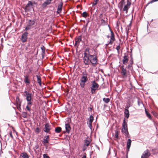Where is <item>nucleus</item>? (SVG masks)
Wrapping results in <instances>:
<instances>
[{
	"instance_id": "nucleus-1",
	"label": "nucleus",
	"mask_w": 158,
	"mask_h": 158,
	"mask_svg": "<svg viewBox=\"0 0 158 158\" xmlns=\"http://www.w3.org/2000/svg\"><path fill=\"white\" fill-rule=\"evenodd\" d=\"M127 122V120L126 121L125 118H124L122 123V128L121 129V131L125 134V135L128 138H129L130 136H128L129 134L128 131Z\"/></svg>"
},
{
	"instance_id": "nucleus-2",
	"label": "nucleus",
	"mask_w": 158,
	"mask_h": 158,
	"mask_svg": "<svg viewBox=\"0 0 158 158\" xmlns=\"http://www.w3.org/2000/svg\"><path fill=\"white\" fill-rule=\"evenodd\" d=\"M88 81L87 74L86 73L84 72L82 74V76L80 80V85L81 88H84L85 86V83Z\"/></svg>"
},
{
	"instance_id": "nucleus-3",
	"label": "nucleus",
	"mask_w": 158,
	"mask_h": 158,
	"mask_svg": "<svg viewBox=\"0 0 158 158\" xmlns=\"http://www.w3.org/2000/svg\"><path fill=\"white\" fill-rule=\"evenodd\" d=\"M98 60L97 57L95 54L90 55V62L93 66L95 67L98 64Z\"/></svg>"
},
{
	"instance_id": "nucleus-4",
	"label": "nucleus",
	"mask_w": 158,
	"mask_h": 158,
	"mask_svg": "<svg viewBox=\"0 0 158 158\" xmlns=\"http://www.w3.org/2000/svg\"><path fill=\"white\" fill-rule=\"evenodd\" d=\"M151 155V153L148 149L145 151L142 154L141 158H148Z\"/></svg>"
},
{
	"instance_id": "nucleus-5",
	"label": "nucleus",
	"mask_w": 158,
	"mask_h": 158,
	"mask_svg": "<svg viewBox=\"0 0 158 158\" xmlns=\"http://www.w3.org/2000/svg\"><path fill=\"white\" fill-rule=\"evenodd\" d=\"M28 34V33L27 31H26L22 35L21 40L23 43H24L27 41Z\"/></svg>"
},
{
	"instance_id": "nucleus-6",
	"label": "nucleus",
	"mask_w": 158,
	"mask_h": 158,
	"mask_svg": "<svg viewBox=\"0 0 158 158\" xmlns=\"http://www.w3.org/2000/svg\"><path fill=\"white\" fill-rule=\"evenodd\" d=\"M50 140L49 135H45L44 136V138L43 139L42 141V143L45 145L46 143H48Z\"/></svg>"
},
{
	"instance_id": "nucleus-7",
	"label": "nucleus",
	"mask_w": 158,
	"mask_h": 158,
	"mask_svg": "<svg viewBox=\"0 0 158 158\" xmlns=\"http://www.w3.org/2000/svg\"><path fill=\"white\" fill-rule=\"evenodd\" d=\"M124 56H123V59L122 60V62L123 64H126L129 60V56L128 54L126 53L124 54Z\"/></svg>"
},
{
	"instance_id": "nucleus-8",
	"label": "nucleus",
	"mask_w": 158,
	"mask_h": 158,
	"mask_svg": "<svg viewBox=\"0 0 158 158\" xmlns=\"http://www.w3.org/2000/svg\"><path fill=\"white\" fill-rule=\"evenodd\" d=\"M24 93L26 94V100L27 101H30L32 99L31 93H28L27 91H25Z\"/></svg>"
},
{
	"instance_id": "nucleus-9",
	"label": "nucleus",
	"mask_w": 158,
	"mask_h": 158,
	"mask_svg": "<svg viewBox=\"0 0 158 158\" xmlns=\"http://www.w3.org/2000/svg\"><path fill=\"white\" fill-rule=\"evenodd\" d=\"M51 130V128H50V125L49 123H47L45 124L44 129V131L47 133H49L50 134V132L49 131Z\"/></svg>"
},
{
	"instance_id": "nucleus-10",
	"label": "nucleus",
	"mask_w": 158,
	"mask_h": 158,
	"mask_svg": "<svg viewBox=\"0 0 158 158\" xmlns=\"http://www.w3.org/2000/svg\"><path fill=\"white\" fill-rule=\"evenodd\" d=\"M65 128L66 132L68 134H69L70 131L71 129V128L69 123H65Z\"/></svg>"
},
{
	"instance_id": "nucleus-11",
	"label": "nucleus",
	"mask_w": 158,
	"mask_h": 158,
	"mask_svg": "<svg viewBox=\"0 0 158 158\" xmlns=\"http://www.w3.org/2000/svg\"><path fill=\"white\" fill-rule=\"evenodd\" d=\"M24 82L27 85H28L30 84V80L29 78V76L28 75H26L24 76Z\"/></svg>"
},
{
	"instance_id": "nucleus-12",
	"label": "nucleus",
	"mask_w": 158,
	"mask_h": 158,
	"mask_svg": "<svg viewBox=\"0 0 158 158\" xmlns=\"http://www.w3.org/2000/svg\"><path fill=\"white\" fill-rule=\"evenodd\" d=\"M30 6H33V3L31 1H29L28 3L26 5L24 8L25 11H26L27 10H28L29 9L28 8Z\"/></svg>"
},
{
	"instance_id": "nucleus-13",
	"label": "nucleus",
	"mask_w": 158,
	"mask_h": 158,
	"mask_svg": "<svg viewBox=\"0 0 158 158\" xmlns=\"http://www.w3.org/2000/svg\"><path fill=\"white\" fill-rule=\"evenodd\" d=\"M16 100L17 104L18 107H17L18 109L19 110V109H21L20 106L21 105V102L20 100V99L18 97H17L16 98Z\"/></svg>"
},
{
	"instance_id": "nucleus-14",
	"label": "nucleus",
	"mask_w": 158,
	"mask_h": 158,
	"mask_svg": "<svg viewBox=\"0 0 158 158\" xmlns=\"http://www.w3.org/2000/svg\"><path fill=\"white\" fill-rule=\"evenodd\" d=\"M35 19L32 20L31 19H28V21L27 22V24L29 26L31 27L35 24Z\"/></svg>"
},
{
	"instance_id": "nucleus-15",
	"label": "nucleus",
	"mask_w": 158,
	"mask_h": 158,
	"mask_svg": "<svg viewBox=\"0 0 158 158\" xmlns=\"http://www.w3.org/2000/svg\"><path fill=\"white\" fill-rule=\"evenodd\" d=\"M82 38V37L81 35H79L77 39H75V42L74 45L75 46L76 45L77 43L79 44L81 41Z\"/></svg>"
},
{
	"instance_id": "nucleus-16",
	"label": "nucleus",
	"mask_w": 158,
	"mask_h": 158,
	"mask_svg": "<svg viewBox=\"0 0 158 158\" xmlns=\"http://www.w3.org/2000/svg\"><path fill=\"white\" fill-rule=\"evenodd\" d=\"M99 85L96 83L95 81H93L92 86L91 87L94 89H96L97 90V89L99 87Z\"/></svg>"
},
{
	"instance_id": "nucleus-17",
	"label": "nucleus",
	"mask_w": 158,
	"mask_h": 158,
	"mask_svg": "<svg viewBox=\"0 0 158 158\" xmlns=\"http://www.w3.org/2000/svg\"><path fill=\"white\" fill-rule=\"evenodd\" d=\"M131 21L130 24L127 25V27H128V28H127V27H126L125 28L126 32L127 35H127L129 33V31L130 29L131 28L130 27L131 26Z\"/></svg>"
},
{
	"instance_id": "nucleus-18",
	"label": "nucleus",
	"mask_w": 158,
	"mask_h": 158,
	"mask_svg": "<svg viewBox=\"0 0 158 158\" xmlns=\"http://www.w3.org/2000/svg\"><path fill=\"white\" fill-rule=\"evenodd\" d=\"M124 114L125 117L127 119H128L130 115L129 110H124Z\"/></svg>"
},
{
	"instance_id": "nucleus-19",
	"label": "nucleus",
	"mask_w": 158,
	"mask_h": 158,
	"mask_svg": "<svg viewBox=\"0 0 158 158\" xmlns=\"http://www.w3.org/2000/svg\"><path fill=\"white\" fill-rule=\"evenodd\" d=\"M125 3V0H121L119 4V8L122 9L123 8V5Z\"/></svg>"
},
{
	"instance_id": "nucleus-20",
	"label": "nucleus",
	"mask_w": 158,
	"mask_h": 158,
	"mask_svg": "<svg viewBox=\"0 0 158 158\" xmlns=\"http://www.w3.org/2000/svg\"><path fill=\"white\" fill-rule=\"evenodd\" d=\"M131 140L129 139H128L127 141V148L128 149L130 148L131 145Z\"/></svg>"
},
{
	"instance_id": "nucleus-21",
	"label": "nucleus",
	"mask_w": 158,
	"mask_h": 158,
	"mask_svg": "<svg viewBox=\"0 0 158 158\" xmlns=\"http://www.w3.org/2000/svg\"><path fill=\"white\" fill-rule=\"evenodd\" d=\"M20 156L23 158H29V156L27 154L26 152H23L20 154Z\"/></svg>"
},
{
	"instance_id": "nucleus-22",
	"label": "nucleus",
	"mask_w": 158,
	"mask_h": 158,
	"mask_svg": "<svg viewBox=\"0 0 158 158\" xmlns=\"http://www.w3.org/2000/svg\"><path fill=\"white\" fill-rule=\"evenodd\" d=\"M63 3L61 2H60V4L58 6L57 8V10H60L61 11L63 7Z\"/></svg>"
},
{
	"instance_id": "nucleus-23",
	"label": "nucleus",
	"mask_w": 158,
	"mask_h": 158,
	"mask_svg": "<svg viewBox=\"0 0 158 158\" xmlns=\"http://www.w3.org/2000/svg\"><path fill=\"white\" fill-rule=\"evenodd\" d=\"M36 77L37 79L38 83L39 84V85L41 86L42 85L41 78L39 76L36 75Z\"/></svg>"
},
{
	"instance_id": "nucleus-24",
	"label": "nucleus",
	"mask_w": 158,
	"mask_h": 158,
	"mask_svg": "<svg viewBox=\"0 0 158 158\" xmlns=\"http://www.w3.org/2000/svg\"><path fill=\"white\" fill-rule=\"evenodd\" d=\"M145 112L147 117L149 118L150 120L152 119V116L147 111V110L145 109Z\"/></svg>"
},
{
	"instance_id": "nucleus-25",
	"label": "nucleus",
	"mask_w": 158,
	"mask_h": 158,
	"mask_svg": "<svg viewBox=\"0 0 158 158\" xmlns=\"http://www.w3.org/2000/svg\"><path fill=\"white\" fill-rule=\"evenodd\" d=\"M121 73L122 75L125 76L127 74V70L123 68L121 69Z\"/></svg>"
},
{
	"instance_id": "nucleus-26",
	"label": "nucleus",
	"mask_w": 158,
	"mask_h": 158,
	"mask_svg": "<svg viewBox=\"0 0 158 158\" xmlns=\"http://www.w3.org/2000/svg\"><path fill=\"white\" fill-rule=\"evenodd\" d=\"M55 131L56 132L59 133L61 131V128L60 127H57L55 128Z\"/></svg>"
},
{
	"instance_id": "nucleus-27",
	"label": "nucleus",
	"mask_w": 158,
	"mask_h": 158,
	"mask_svg": "<svg viewBox=\"0 0 158 158\" xmlns=\"http://www.w3.org/2000/svg\"><path fill=\"white\" fill-rule=\"evenodd\" d=\"M87 139H88V138H87L85 140V143L84 145L87 147L89 145L90 142Z\"/></svg>"
},
{
	"instance_id": "nucleus-28",
	"label": "nucleus",
	"mask_w": 158,
	"mask_h": 158,
	"mask_svg": "<svg viewBox=\"0 0 158 158\" xmlns=\"http://www.w3.org/2000/svg\"><path fill=\"white\" fill-rule=\"evenodd\" d=\"M101 24L102 26L106 25L107 23L104 20L102 19L101 20Z\"/></svg>"
},
{
	"instance_id": "nucleus-29",
	"label": "nucleus",
	"mask_w": 158,
	"mask_h": 158,
	"mask_svg": "<svg viewBox=\"0 0 158 158\" xmlns=\"http://www.w3.org/2000/svg\"><path fill=\"white\" fill-rule=\"evenodd\" d=\"M94 119V117L92 115H90L88 119V120L89 121V123H92Z\"/></svg>"
},
{
	"instance_id": "nucleus-30",
	"label": "nucleus",
	"mask_w": 158,
	"mask_h": 158,
	"mask_svg": "<svg viewBox=\"0 0 158 158\" xmlns=\"http://www.w3.org/2000/svg\"><path fill=\"white\" fill-rule=\"evenodd\" d=\"M103 100L105 103H107L110 102V99L109 98H103Z\"/></svg>"
},
{
	"instance_id": "nucleus-31",
	"label": "nucleus",
	"mask_w": 158,
	"mask_h": 158,
	"mask_svg": "<svg viewBox=\"0 0 158 158\" xmlns=\"http://www.w3.org/2000/svg\"><path fill=\"white\" fill-rule=\"evenodd\" d=\"M111 35L110 36V39L113 41L115 40V38L114 37V35L113 32H111Z\"/></svg>"
},
{
	"instance_id": "nucleus-32",
	"label": "nucleus",
	"mask_w": 158,
	"mask_h": 158,
	"mask_svg": "<svg viewBox=\"0 0 158 158\" xmlns=\"http://www.w3.org/2000/svg\"><path fill=\"white\" fill-rule=\"evenodd\" d=\"M89 15L88 14L86 11L82 13L81 14V16L84 17L86 18L87 16Z\"/></svg>"
},
{
	"instance_id": "nucleus-33",
	"label": "nucleus",
	"mask_w": 158,
	"mask_h": 158,
	"mask_svg": "<svg viewBox=\"0 0 158 158\" xmlns=\"http://www.w3.org/2000/svg\"><path fill=\"white\" fill-rule=\"evenodd\" d=\"M90 54H89L88 56H87V57H86V61H87V62H88L89 65V63H90Z\"/></svg>"
},
{
	"instance_id": "nucleus-34",
	"label": "nucleus",
	"mask_w": 158,
	"mask_h": 158,
	"mask_svg": "<svg viewBox=\"0 0 158 158\" xmlns=\"http://www.w3.org/2000/svg\"><path fill=\"white\" fill-rule=\"evenodd\" d=\"M27 113L26 112H23L22 113L21 115L24 118H26L27 117Z\"/></svg>"
},
{
	"instance_id": "nucleus-35",
	"label": "nucleus",
	"mask_w": 158,
	"mask_h": 158,
	"mask_svg": "<svg viewBox=\"0 0 158 158\" xmlns=\"http://www.w3.org/2000/svg\"><path fill=\"white\" fill-rule=\"evenodd\" d=\"M129 8V7L127 5H125L123 9V11H126V13L127 12Z\"/></svg>"
},
{
	"instance_id": "nucleus-36",
	"label": "nucleus",
	"mask_w": 158,
	"mask_h": 158,
	"mask_svg": "<svg viewBox=\"0 0 158 158\" xmlns=\"http://www.w3.org/2000/svg\"><path fill=\"white\" fill-rule=\"evenodd\" d=\"M48 5V3L44 2L41 5V7L43 9H44L47 6V5Z\"/></svg>"
},
{
	"instance_id": "nucleus-37",
	"label": "nucleus",
	"mask_w": 158,
	"mask_h": 158,
	"mask_svg": "<svg viewBox=\"0 0 158 158\" xmlns=\"http://www.w3.org/2000/svg\"><path fill=\"white\" fill-rule=\"evenodd\" d=\"M83 60H84V63L85 65H89L88 62H87V61H86V57H84Z\"/></svg>"
},
{
	"instance_id": "nucleus-38",
	"label": "nucleus",
	"mask_w": 158,
	"mask_h": 158,
	"mask_svg": "<svg viewBox=\"0 0 158 158\" xmlns=\"http://www.w3.org/2000/svg\"><path fill=\"white\" fill-rule=\"evenodd\" d=\"M41 49L42 50V53L45 54V48L44 46H42L41 47Z\"/></svg>"
},
{
	"instance_id": "nucleus-39",
	"label": "nucleus",
	"mask_w": 158,
	"mask_h": 158,
	"mask_svg": "<svg viewBox=\"0 0 158 158\" xmlns=\"http://www.w3.org/2000/svg\"><path fill=\"white\" fill-rule=\"evenodd\" d=\"M92 123H88V122H87V124L88 125V127L91 130H92Z\"/></svg>"
},
{
	"instance_id": "nucleus-40",
	"label": "nucleus",
	"mask_w": 158,
	"mask_h": 158,
	"mask_svg": "<svg viewBox=\"0 0 158 158\" xmlns=\"http://www.w3.org/2000/svg\"><path fill=\"white\" fill-rule=\"evenodd\" d=\"M118 135H119L118 131H116L115 134V137L116 139H118V138H119Z\"/></svg>"
},
{
	"instance_id": "nucleus-41",
	"label": "nucleus",
	"mask_w": 158,
	"mask_h": 158,
	"mask_svg": "<svg viewBox=\"0 0 158 158\" xmlns=\"http://www.w3.org/2000/svg\"><path fill=\"white\" fill-rule=\"evenodd\" d=\"M30 28L31 27L30 26H29L27 24V25L26 27H25V28L24 30V31H27L29 30Z\"/></svg>"
},
{
	"instance_id": "nucleus-42",
	"label": "nucleus",
	"mask_w": 158,
	"mask_h": 158,
	"mask_svg": "<svg viewBox=\"0 0 158 158\" xmlns=\"http://www.w3.org/2000/svg\"><path fill=\"white\" fill-rule=\"evenodd\" d=\"M98 1L97 0H94V2L92 3V6H94L97 4Z\"/></svg>"
},
{
	"instance_id": "nucleus-43",
	"label": "nucleus",
	"mask_w": 158,
	"mask_h": 158,
	"mask_svg": "<svg viewBox=\"0 0 158 158\" xmlns=\"http://www.w3.org/2000/svg\"><path fill=\"white\" fill-rule=\"evenodd\" d=\"M130 57L131 58V59L130 60L129 62L131 63V64H133V60L132 56V55L131 54L130 55Z\"/></svg>"
},
{
	"instance_id": "nucleus-44",
	"label": "nucleus",
	"mask_w": 158,
	"mask_h": 158,
	"mask_svg": "<svg viewBox=\"0 0 158 158\" xmlns=\"http://www.w3.org/2000/svg\"><path fill=\"white\" fill-rule=\"evenodd\" d=\"M44 158H50L49 156L46 154H44L43 155Z\"/></svg>"
},
{
	"instance_id": "nucleus-45",
	"label": "nucleus",
	"mask_w": 158,
	"mask_h": 158,
	"mask_svg": "<svg viewBox=\"0 0 158 158\" xmlns=\"http://www.w3.org/2000/svg\"><path fill=\"white\" fill-rule=\"evenodd\" d=\"M31 107V106H29L28 105H27L26 106V108L29 112H30L31 110V109L30 108V107Z\"/></svg>"
},
{
	"instance_id": "nucleus-46",
	"label": "nucleus",
	"mask_w": 158,
	"mask_h": 158,
	"mask_svg": "<svg viewBox=\"0 0 158 158\" xmlns=\"http://www.w3.org/2000/svg\"><path fill=\"white\" fill-rule=\"evenodd\" d=\"M120 46L119 45H118V46H117L116 47V49L118 51V53H119V50L120 49Z\"/></svg>"
},
{
	"instance_id": "nucleus-47",
	"label": "nucleus",
	"mask_w": 158,
	"mask_h": 158,
	"mask_svg": "<svg viewBox=\"0 0 158 158\" xmlns=\"http://www.w3.org/2000/svg\"><path fill=\"white\" fill-rule=\"evenodd\" d=\"M27 105H28L29 106H31L32 104V102H31V101H27Z\"/></svg>"
},
{
	"instance_id": "nucleus-48",
	"label": "nucleus",
	"mask_w": 158,
	"mask_h": 158,
	"mask_svg": "<svg viewBox=\"0 0 158 158\" xmlns=\"http://www.w3.org/2000/svg\"><path fill=\"white\" fill-rule=\"evenodd\" d=\"M152 113L155 116H157V113L155 111H152Z\"/></svg>"
},
{
	"instance_id": "nucleus-49",
	"label": "nucleus",
	"mask_w": 158,
	"mask_h": 158,
	"mask_svg": "<svg viewBox=\"0 0 158 158\" xmlns=\"http://www.w3.org/2000/svg\"><path fill=\"white\" fill-rule=\"evenodd\" d=\"M51 1H50L49 0H46V1L44 2L48 3V5L51 4Z\"/></svg>"
},
{
	"instance_id": "nucleus-50",
	"label": "nucleus",
	"mask_w": 158,
	"mask_h": 158,
	"mask_svg": "<svg viewBox=\"0 0 158 158\" xmlns=\"http://www.w3.org/2000/svg\"><path fill=\"white\" fill-rule=\"evenodd\" d=\"M133 64H131V63H130L129 64L127 65V67L128 69H130L131 67L132 66V65Z\"/></svg>"
},
{
	"instance_id": "nucleus-51",
	"label": "nucleus",
	"mask_w": 158,
	"mask_h": 158,
	"mask_svg": "<svg viewBox=\"0 0 158 158\" xmlns=\"http://www.w3.org/2000/svg\"><path fill=\"white\" fill-rule=\"evenodd\" d=\"M131 4V3L129 1V0H127V3L126 5H127L128 6H130Z\"/></svg>"
},
{
	"instance_id": "nucleus-52",
	"label": "nucleus",
	"mask_w": 158,
	"mask_h": 158,
	"mask_svg": "<svg viewBox=\"0 0 158 158\" xmlns=\"http://www.w3.org/2000/svg\"><path fill=\"white\" fill-rule=\"evenodd\" d=\"M86 158V154L84 152L83 154V156L81 158Z\"/></svg>"
},
{
	"instance_id": "nucleus-53",
	"label": "nucleus",
	"mask_w": 158,
	"mask_h": 158,
	"mask_svg": "<svg viewBox=\"0 0 158 158\" xmlns=\"http://www.w3.org/2000/svg\"><path fill=\"white\" fill-rule=\"evenodd\" d=\"M87 148V147L85 146V145H84L83 146V147L82 151L83 152H84L86 150Z\"/></svg>"
},
{
	"instance_id": "nucleus-54",
	"label": "nucleus",
	"mask_w": 158,
	"mask_h": 158,
	"mask_svg": "<svg viewBox=\"0 0 158 158\" xmlns=\"http://www.w3.org/2000/svg\"><path fill=\"white\" fill-rule=\"evenodd\" d=\"M130 106L129 105H126V107L124 109V110H128L129 108L130 107Z\"/></svg>"
},
{
	"instance_id": "nucleus-55",
	"label": "nucleus",
	"mask_w": 158,
	"mask_h": 158,
	"mask_svg": "<svg viewBox=\"0 0 158 158\" xmlns=\"http://www.w3.org/2000/svg\"><path fill=\"white\" fill-rule=\"evenodd\" d=\"M40 131V129L38 128L37 127L36 128V132H37L38 133H39Z\"/></svg>"
},
{
	"instance_id": "nucleus-56",
	"label": "nucleus",
	"mask_w": 158,
	"mask_h": 158,
	"mask_svg": "<svg viewBox=\"0 0 158 158\" xmlns=\"http://www.w3.org/2000/svg\"><path fill=\"white\" fill-rule=\"evenodd\" d=\"M113 41H114L111 40L110 39L109 42L108 43V44H112L113 42Z\"/></svg>"
},
{
	"instance_id": "nucleus-57",
	"label": "nucleus",
	"mask_w": 158,
	"mask_h": 158,
	"mask_svg": "<svg viewBox=\"0 0 158 158\" xmlns=\"http://www.w3.org/2000/svg\"><path fill=\"white\" fill-rule=\"evenodd\" d=\"M88 56V54H87L86 52H85L84 53V56L85 57H87Z\"/></svg>"
},
{
	"instance_id": "nucleus-58",
	"label": "nucleus",
	"mask_w": 158,
	"mask_h": 158,
	"mask_svg": "<svg viewBox=\"0 0 158 158\" xmlns=\"http://www.w3.org/2000/svg\"><path fill=\"white\" fill-rule=\"evenodd\" d=\"M89 23V21H88L87 23H86V25L85 26V29L84 30V31H85V30H86V27H87V26L88 25V24Z\"/></svg>"
},
{
	"instance_id": "nucleus-59",
	"label": "nucleus",
	"mask_w": 158,
	"mask_h": 158,
	"mask_svg": "<svg viewBox=\"0 0 158 158\" xmlns=\"http://www.w3.org/2000/svg\"><path fill=\"white\" fill-rule=\"evenodd\" d=\"M10 135V136L12 138H13V137L12 134V133L11 131H10L9 133Z\"/></svg>"
},
{
	"instance_id": "nucleus-60",
	"label": "nucleus",
	"mask_w": 158,
	"mask_h": 158,
	"mask_svg": "<svg viewBox=\"0 0 158 158\" xmlns=\"http://www.w3.org/2000/svg\"><path fill=\"white\" fill-rule=\"evenodd\" d=\"M90 89L91 91H93L94 92H95V91L96 90V89H94L92 88V87H90Z\"/></svg>"
},
{
	"instance_id": "nucleus-61",
	"label": "nucleus",
	"mask_w": 158,
	"mask_h": 158,
	"mask_svg": "<svg viewBox=\"0 0 158 158\" xmlns=\"http://www.w3.org/2000/svg\"><path fill=\"white\" fill-rule=\"evenodd\" d=\"M158 0H152L150 2V3H153L156 2L158 1Z\"/></svg>"
},
{
	"instance_id": "nucleus-62",
	"label": "nucleus",
	"mask_w": 158,
	"mask_h": 158,
	"mask_svg": "<svg viewBox=\"0 0 158 158\" xmlns=\"http://www.w3.org/2000/svg\"><path fill=\"white\" fill-rule=\"evenodd\" d=\"M85 52H89V48H86L85 49Z\"/></svg>"
},
{
	"instance_id": "nucleus-63",
	"label": "nucleus",
	"mask_w": 158,
	"mask_h": 158,
	"mask_svg": "<svg viewBox=\"0 0 158 158\" xmlns=\"http://www.w3.org/2000/svg\"><path fill=\"white\" fill-rule=\"evenodd\" d=\"M103 16L102 14L101 13L99 15V16L100 19H101L102 18V16Z\"/></svg>"
},
{
	"instance_id": "nucleus-64",
	"label": "nucleus",
	"mask_w": 158,
	"mask_h": 158,
	"mask_svg": "<svg viewBox=\"0 0 158 158\" xmlns=\"http://www.w3.org/2000/svg\"><path fill=\"white\" fill-rule=\"evenodd\" d=\"M129 149L130 148L128 149L127 148V149H126L127 154H128V152L129 151Z\"/></svg>"
}]
</instances>
